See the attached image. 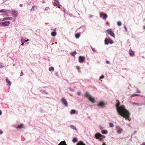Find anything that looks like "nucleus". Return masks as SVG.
<instances>
[{"mask_svg": "<svg viewBox=\"0 0 145 145\" xmlns=\"http://www.w3.org/2000/svg\"><path fill=\"white\" fill-rule=\"evenodd\" d=\"M108 24V22H107L106 23V24Z\"/></svg>", "mask_w": 145, "mask_h": 145, "instance_id": "nucleus-53", "label": "nucleus"}, {"mask_svg": "<svg viewBox=\"0 0 145 145\" xmlns=\"http://www.w3.org/2000/svg\"><path fill=\"white\" fill-rule=\"evenodd\" d=\"M13 15L15 17H16L18 16V13L17 11H14L13 12Z\"/></svg>", "mask_w": 145, "mask_h": 145, "instance_id": "nucleus-19", "label": "nucleus"}, {"mask_svg": "<svg viewBox=\"0 0 145 145\" xmlns=\"http://www.w3.org/2000/svg\"><path fill=\"white\" fill-rule=\"evenodd\" d=\"M29 40H25L24 39H21V42L22 43V42L24 43L25 42L27 41H28Z\"/></svg>", "mask_w": 145, "mask_h": 145, "instance_id": "nucleus-28", "label": "nucleus"}, {"mask_svg": "<svg viewBox=\"0 0 145 145\" xmlns=\"http://www.w3.org/2000/svg\"><path fill=\"white\" fill-rule=\"evenodd\" d=\"M12 19V17H7L5 18H3L2 21H4L5 20H11Z\"/></svg>", "mask_w": 145, "mask_h": 145, "instance_id": "nucleus-15", "label": "nucleus"}, {"mask_svg": "<svg viewBox=\"0 0 145 145\" xmlns=\"http://www.w3.org/2000/svg\"><path fill=\"white\" fill-rule=\"evenodd\" d=\"M2 20L1 19H0V22L2 21Z\"/></svg>", "mask_w": 145, "mask_h": 145, "instance_id": "nucleus-51", "label": "nucleus"}, {"mask_svg": "<svg viewBox=\"0 0 145 145\" xmlns=\"http://www.w3.org/2000/svg\"><path fill=\"white\" fill-rule=\"evenodd\" d=\"M61 101L63 104L64 105L66 106H67L68 103L66 99L64 98H63L61 99Z\"/></svg>", "mask_w": 145, "mask_h": 145, "instance_id": "nucleus-9", "label": "nucleus"}, {"mask_svg": "<svg viewBox=\"0 0 145 145\" xmlns=\"http://www.w3.org/2000/svg\"><path fill=\"white\" fill-rule=\"evenodd\" d=\"M105 43L106 44H108L109 43L112 44L113 43V41L110 39L106 38L105 40Z\"/></svg>", "mask_w": 145, "mask_h": 145, "instance_id": "nucleus-4", "label": "nucleus"}, {"mask_svg": "<svg viewBox=\"0 0 145 145\" xmlns=\"http://www.w3.org/2000/svg\"><path fill=\"white\" fill-rule=\"evenodd\" d=\"M137 92L139 93H141V92H140V91H138Z\"/></svg>", "mask_w": 145, "mask_h": 145, "instance_id": "nucleus-49", "label": "nucleus"}, {"mask_svg": "<svg viewBox=\"0 0 145 145\" xmlns=\"http://www.w3.org/2000/svg\"><path fill=\"white\" fill-rule=\"evenodd\" d=\"M76 112V110H71L70 113L71 114H74Z\"/></svg>", "mask_w": 145, "mask_h": 145, "instance_id": "nucleus-25", "label": "nucleus"}, {"mask_svg": "<svg viewBox=\"0 0 145 145\" xmlns=\"http://www.w3.org/2000/svg\"><path fill=\"white\" fill-rule=\"evenodd\" d=\"M49 70L50 71L52 72L54 71V67H51L49 68Z\"/></svg>", "mask_w": 145, "mask_h": 145, "instance_id": "nucleus-23", "label": "nucleus"}, {"mask_svg": "<svg viewBox=\"0 0 145 145\" xmlns=\"http://www.w3.org/2000/svg\"><path fill=\"white\" fill-rule=\"evenodd\" d=\"M86 97L88 98L89 100L93 103H94L95 102V99L91 97L90 95L87 92H86Z\"/></svg>", "mask_w": 145, "mask_h": 145, "instance_id": "nucleus-3", "label": "nucleus"}, {"mask_svg": "<svg viewBox=\"0 0 145 145\" xmlns=\"http://www.w3.org/2000/svg\"><path fill=\"white\" fill-rule=\"evenodd\" d=\"M140 96V95L138 94H133L131 95V97H135V96Z\"/></svg>", "mask_w": 145, "mask_h": 145, "instance_id": "nucleus-20", "label": "nucleus"}, {"mask_svg": "<svg viewBox=\"0 0 145 145\" xmlns=\"http://www.w3.org/2000/svg\"><path fill=\"white\" fill-rule=\"evenodd\" d=\"M129 54L131 56H133L134 55V52L133 51L131 50L130 49L129 51Z\"/></svg>", "mask_w": 145, "mask_h": 145, "instance_id": "nucleus-13", "label": "nucleus"}, {"mask_svg": "<svg viewBox=\"0 0 145 145\" xmlns=\"http://www.w3.org/2000/svg\"><path fill=\"white\" fill-rule=\"evenodd\" d=\"M10 23V22L9 21H6L2 22L0 25L1 26H8L9 25Z\"/></svg>", "mask_w": 145, "mask_h": 145, "instance_id": "nucleus-5", "label": "nucleus"}, {"mask_svg": "<svg viewBox=\"0 0 145 145\" xmlns=\"http://www.w3.org/2000/svg\"><path fill=\"white\" fill-rule=\"evenodd\" d=\"M144 29H145V26L144 27Z\"/></svg>", "mask_w": 145, "mask_h": 145, "instance_id": "nucleus-52", "label": "nucleus"}, {"mask_svg": "<svg viewBox=\"0 0 145 145\" xmlns=\"http://www.w3.org/2000/svg\"><path fill=\"white\" fill-rule=\"evenodd\" d=\"M77 54V52L75 51L74 52H71L70 54L72 56H74L75 55Z\"/></svg>", "mask_w": 145, "mask_h": 145, "instance_id": "nucleus-21", "label": "nucleus"}, {"mask_svg": "<svg viewBox=\"0 0 145 145\" xmlns=\"http://www.w3.org/2000/svg\"><path fill=\"white\" fill-rule=\"evenodd\" d=\"M80 35L79 33H77L75 35V36H80Z\"/></svg>", "mask_w": 145, "mask_h": 145, "instance_id": "nucleus-35", "label": "nucleus"}, {"mask_svg": "<svg viewBox=\"0 0 145 145\" xmlns=\"http://www.w3.org/2000/svg\"><path fill=\"white\" fill-rule=\"evenodd\" d=\"M101 133L103 134H106L107 133V131L104 130L102 131Z\"/></svg>", "mask_w": 145, "mask_h": 145, "instance_id": "nucleus-24", "label": "nucleus"}, {"mask_svg": "<svg viewBox=\"0 0 145 145\" xmlns=\"http://www.w3.org/2000/svg\"><path fill=\"white\" fill-rule=\"evenodd\" d=\"M102 145H106L105 143L103 142V144H102Z\"/></svg>", "mask_w": 145, "mask_h": 145, "instance_id": "nucleus-44", "label": "nucleus"}, {"mask_svg": "<svg viewBox=\"0 0 145 145\" xmlns=\"http://www.w3.org/2000/svg\"><path fill=\"white\" fill-rule=\"evenodd\" d=\"M116 132L118 134L121 133L123 130L119 126H116Z\"/></svg>", "mask_w": 145, "mask_h": 145, "instance_id": "nucleus-7", "label": "nucleus"}, {"mask_svg": "<svg viewBox=\"0 0 145 145\" xmlns=\"http://www.w3.org/2000/svg\"><path fill=\"white\" fill-rule=\"evenodd\" d=\"M91 48L92 50V51L94 52H96V50H95V48H93V47H92L91 46Z\"/></svg>", "mask_w": 145, "mask_h": 145, "instance_id": "nucleus-32", "label": "nucleus"}, {"mask_svg": "<svg viewBox=\"0 0 145 145\" xmlns=\"http://www.w3.org/2000/svg\"><path fill=\"white\" fill-rule=\"evenodd\" d=\"M24 126V125L23 124H21L20 125H18L16 127L17 129H21Z\"/></svg>", "mask_w": 145, "mask_h": 145, "instance_id": "nucleus-16", "label": "nucleus"}, {"mask_svg": "<svg viewBox=\"0 0 145 145\" xmlns=\"http://www.w3.org/2000/svg\"><path fill=\"white\" fill-rule=\"evenodd\" d=\"M2 114V112L0 110V115Z\"/></svg>", "mask_w": 145, "mask_h": 145, "instance_id": "nucleus-46", "label": "nucleus"}, {"mask_svg": "<svg viewBox=\"0 0 145 145\" xmlns=\"http://www.w3.org/2000/svg\"><path fill=\"white\" fill-rule=\"evenodd\" d=\"M3 67V64L2 63H0V67Z\"/></svg>", "mask_w": 145, "mask_h": 145, "instance_id": "nucleus-38", "label": "nucleus"}, {"mask_svg": "<svg viewBox=\"0 0 145 145\" xmlns=\"http://www.w3.org/2000/svg\"><path fill=\"white\" fill-rule=\"evenodd\" d=\"M95 137L97 139H98L100 140H102V139L105 137V136L99 133H96L95 134Z\"/></svg>", "mask_w": 145, "mask_h": 145, "instance_id": "nucleus-2", "label": "nucleus"}, {"mask_svg": "<svg viewBox=\"0 0 145 145\" xmlns=\"http://www.w3.org/2000/svg\"><path fill=\"white\" fill-rule=\"evenodd\" d=\"M6 81L9 85L10 86L11 85V83L8 78L6 79Z\"/></svg>", "mask_w": 145, "mask_h": 145, "instance_id": "nucleus-26", "label": "nucleus"}, {"mask_svg": "<svg viewBox=\"0 0 145 145\" xmlns=\"http://www.w3.org/2000/svg\"><path fill=\"white\" fill-rule=\"evenodd\" d=\"M24 42H22V44H22V45H23H23H24Z\"/></svg>", "mask_w": 145, "mask_h": 145, "instance_id": "nucleus-48", "label": "nucleus"}, {"mask_svg": "<svg viewBox=\"0 0 145 145\" xmlns=\"http://www.w3.org/2000/svg\"><path fill=\"white\" fill-rule=\"evenodd\" d=\"M109 124L110 127H113L114 126V124L111 123H110V122L109 123Z\"/></svg>", "mask_w": 145, "mask_h": 145, "instance_id": "nucleus-29", "label": "nucleus"}, {"mask_svg": "<svg viewBox=\"0 0 145 145\" xmlns=\"http://www.w3.org/2000/svg\"><path fill=\"white\" fill-rule=\"evenodd\" d=\"M77 141V139L76 138H74L72 140V141L74 142H75Z\"/></svg>", "mask_w": 145, "mask_h": 145, "instance_id": "nucleus-30", "label": "nucleus"}, {"mask_svg": "<svg viewBox=\"0 0 145 145\" xmlns=\"http://www.w3.org/2000/svg\"><path fill=\"white\" fill-rule=\"evenodd\" d=\"M81 93L80 92H77V94L78 95H80Z\"/></svg>", "mask_w": 145, "mask_h": 145, "instance_id": "nucleus-39", "label": "nucleus"}, {"mask_svg": "<svg viewBox=\"0 0 145 145\" xmlns=\"http://www.w3.org/2000/svg\"><path fill=\"white\" fill-rule=\"evenodd\" d=\"M106 63H107V64H109V61H106Z\"/></svg>", "mask_w": 145, "mask_h": 145, "instance_id": "nucleus-42", "label": "nucleus"}, {"mask_svg": "<svg viewBox=\"0 0 145 145\" xmlns=\"http://www.w3.org/2000/svg\"><path fill=\"white\" fill-rule=\"evenodd\" d=\"M56 35V33L55 31V30H54V31L52 32L51 33V35L52 36H55Z\"/></svg>", "mask_w": 145, "mask_h": 145, "instance_id": "nucleus-22", "label": "nucleus"}, {"mask_svg": "<svg viewBox=\"0 0 145 145\" xmlns=\"http://www.w3.org/2000/svg\"><path fill=\"white\" fill-rule=\"evenodd\" d=\"M133 104L136 105H139V104L137 103H133Z\"/></svg>", "mask_w": 145, "mask_h": 145, "instance_id": "nucleus-43", "label": "nucleus"}, {"mask_svg": "<svg viewBox=\"0 0 145 145\" xmlns=\"http://www.w3.org/2000/svg\"><path fill=\"white\" fill-rule=\"evenodd\" d=\"M105 105V103L102 102H101L98 104L97 106H100L101 107H102L104 106Z\"/></svg>", "mask_w": 145, "mask_h": 145, "instance_id": "nucleus-12", "label": "nucleus"}, {"mask_svg": "<svg viewBox=\"0 0 145 145\" xmlns=\"http://www.w3.org/2000/svg\"><path fill=\"white\" fill-rule=\"evenodd\" d=\"M70 127L71 128L73 129V130H77V129L76 128V127L73 125H71L70 126Z\"/></svg>", "mask_w": 145, "mask_h": 145, "instance_id": "nucleus-27", "label": "nucleus"}, {"mask_svg": "<svg viewBox=\"0 0 145 145\" xmlns=\"http://www.w3.org/2000/svg\"><path fill=\"white\" fill-rule=\"evenodd\" d=\"M76 145H86L82 141H80Z\"/></svg>", "mask_w": 145, "mask_h": 145, "instance_id": "nucleus-18", "label": "nucleus"}, {"mask_svg": "<svg viewBox=\"0 0 145 145\" xmlns=\"http://www.w3.org/2000/svg\"><path fill=\"white\" fill-rule=\"evenodd\" d=\"M3 132L0 129V134H2L3 133Z\"/></svg>", "mask_w": 145, "mask_h": 145, "instance_id": "nucleus-41", "label": "nucleus"}, {"mask_svg": "<svg viewBox=\"0 0 145 145\" xmlns=\"http://www.w3.org/2000/svg\"><path fill=\"white\" fill-rule=\"evenodd\" d=\"M5 10L4 9H1L0 10V12H5Z\"/></svg>", "mask_w": 145, "mask_h": 145, "instance_id": "nucleus-34", "label": "nucleus"}, {"mask_svg": "<svg viewBox=\"0 0 145 145\" xmlns=\"http://www.w3.org/2000/svg\"><path fill=\"white\" fill-rule=\"evenodd\" d=\"M23 74V72L22 71L21 72V73H20V76H22V75Z\"/></svg>", "mask_w": 145, "mask_h": 145, "instance_id": "nucleus-40", "label": "nucleus"}, {"mask_svg": "<svg viewBox=\"0 0 145 145\" xmlns=\"http://www.w3.org/2000/svg\"><path fill=\"white\" fill-rule=\"evenodd\" d=\"M100 17L102 18L103 19L105 20L107 17V16L106 14L103 12H101L100 13Z\"/></svg>", "mask_w": 145, "mask_h": 145, "instance_id": "nucleus-6", "label": "nucleus"}, {"mask_svg": "<svg viewBox=\"0 0 145 145\" xmlns=\"http://www.w3.org/2000/svg\"><path fill=\"white\" fill-rule=\"evenodd\" d=\"M54 4V6L56 5L59 8H60V5L58 0H55Z\"/></svg>", "mask_w": 145, "mask_h": 145, "instance_id": "nucleus-10", "label": "nucleus"}, {"mask_svg": "<svg viewBox=\"0 0 145 145\" xmlns=\"http://www.w3.org/2000/svg\"><path fill=\"white\" fill-rule=\"evenodd\" d=\"M116 101L117 103L116 105V107L118 114L121 116L125 118L126 120H130V113L129 111L125 108V106L123 105L119 106L120 103L119 101L117 100Z\"/></svg>", "mask_w": 145, "mask_h": 145, "instance_id": "nucleus-1", "label": "nucleus"}, {"mask_svg": "<svg viewBox=\"0 0 145 145\" xmlns=\"http://www.w3.org/2000/svg\"><path fill=\"white\" fill-rule=\"evenodd\" d=\"M76 37V38L77 39H78V38H79V37Z\"/></svg>", "mask_w": 145, "mask_h": 145, "instance_id": "nucleus-50", "label": "nucleus"}, {"mask_svg": "<svg viewBox=\"0 0 145 145\" xmlns=\"http://www.w3.org/2000/svg\"><path fill=\"white\" fill-rule=\"evenodd\" d=\"M104 77V76L103 75H102L100 78V79H101L103 78Z\"/></svg>", "mask_w": 145, "mask_h": 145, "instance_id": "nucleus-36", "label": "nucleus"}, {"mask_svg": "<svg viewBox=\"0 0 145 145\" xmlns=\"http://www.w3.org/2000/svg\"><path fill=\"white\" fill-rule=\"evenodd\" d=\"M58 145H67L66 144L65 141L64 140L61 142Z\"/></svg>", "mask_w": 145, "mask_h": 145, "instance_id": "nucleus-17", "label": "nucleus"}, {"mask_svg": "<svg viewBox=\"0 0 145 145\" xmlns=\"http://www.w3.org/2000/svg\"><path fill=\"white\" fill-rule=\"evenodd\" d=\"M38 8V7L37 6H36L34 5L32 7V8L31 9V11L32 12H33V11L34 10V9H37Z\"/></svg>", "mask_w": 145, "mask_h": 145, "instance_id": "nucleus-14", "label": "nucleus"}, {"mask_svg": "<svg viewBox=\"0 0 145 145\" xmlns=\"http://www.w3.org/2000/svg\"><path fill=\"white\" fill-rule=\"evenodd\" d=\"M107 33L112 36H114V32L112 31L111 29H108L107 30Z\"/></svg>", "mask_w": 145, "mask_h": 145, "instance_id": "nucleus-8", "label": "nucleus"}, {"mask_svg": "<svg viewBox=\"0 0 145 145\" xmlns=\"http://www.w3.org/2000/svg\"><path fill=\"white\" fill-rule=\"evenodd\" d=\"M85 58L83 56H80L79 57V62L81 63L84 62L85 60Z\"/></svg>", "mask_w": 145, "mask_h": 145, "instance_id": "nucleus-11", "label": "nucleus"}, {"mask_svg": "<svg viewBox=\"0 0 145 145\" xmlns=\"http://www.w3.org/2000/svg\"><path fill=\"white\" fill-rule=\"evenodd\" d=\"M94 16L91 14H89V17L90 18H92Z\"/></svg>", "mask_w": 145, "mask_h": 145, "instance_id": "nucleus-33", "label": "nucleus"}, {"mask_svg": "<svg viewBox=\"0 0 145 145\" xmlns=\"http://www.w3.org/2000/svg\"><path fill=\"white\" fill-rule=\"evenodd\" d=\"M76 68L78 70H79L80 69V67L77 66V67H76Z\"/></svg>", "mask_w": 145, "mask_h": 145, "instance_id": "nucleus-37", "label": "nucleus"}, {"mask_svg": "<svg viewBox=\"0 0 145 145\" xmlns=\"http://www.w3.org/2000/svg\"><path fill=\"white\" fill-rule=\"evenodd\" d=\"M142 145H145V143H143L142 144Z\"/></svg>", "mask_w": 145, "mask_h": 145, "instance_id": "nucleus-47", "label": "nucleus"}, {"mask_svg": "<svg viewBox=\"0 0 145 145\" xmlns=\"http://www.w3.org/2000/svg\"><path fill=\"white\" fill-rule=\"evenodd\" d=\"M122 24L121 23V22L118 21L117 22V25H118L120 26H121Z\"/></svg>", "mask_w": 145, "mask_h": 145, "instance_id": "nucleus-31", "label": "nucleus"}, {"mask_svg": "<svg viewBox=\"0 0 145 145\" xmlns=\"http://www.w3.org/2000/svg\"><path fill=\"white\" fill-rule=\"evenodd\" d=\"M124 28L125 29V30L127 31V28H126V26H124Z\"/></svg>", "mask_w": 145, "mask_h": 145, "instance_id": "nucleus-45", "label": "nucleus"}]
</instances>
